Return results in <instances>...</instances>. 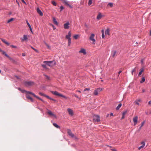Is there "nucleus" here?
Returning <instances> with one entry per match:
<instances>
[{
    "instance_id": "f257e3e1",
    "label": "nucleus",
    "mask_w": 151,
    "mask_h": 151,
    "mask_svg": "<svg viewBox=\"0 0 151 151\" xmlns=\"http://www.w3.org/2000/svg\"><path fill=\"white\" fill-rule=\"evenodd\" d=\"M43 63L50 67H52L56 64V62L54 60L52 61H44Z\"/></svg>"
},
{
    "instance_id": "f03ea898",
    "label": "nucleus",
    "mask_w": 151,
    "mask_h": 151,
    "mask_svg": "<svg viewBox=\"0 0 151 151\" xmlns=\"http://www.w3.org/2000/svg\"><path fill=\"white\" fill-rule=\"evenodd\" d=\"M51 92L54 95L61 96V97L65 99H67V97L65 96H64L61 94L59 93L56 91H51Z\"/></svg>"
},
{
    "instance_id": "7ed1b4c3",
    "label": "nucleus",
    "mask_w": 151,
    "mask_h": 151,
    "mask_svg": "<svg viewBox=\"0 0 151 151\" xmlns=\"http://www.w3.org/2000/svg\"><path fill=\"white\" fill-rule=\"evenodd\" d=\"M23 83L26 87L30 86L34 84V82L32 81H24Z\"/></svg>"
},
{
    "instance_id": "20e7f679",
    "label": "nucleus",
    "mask_w": 151,
    "mask_h": 151,
    "mask_svg": "<svg viewBox=\"0 0 151 151\" xmlns=\"http://www.w3.org/2000/svg\"><path fill=\"white\" fill-rule=\"evenodd\" d=\"M71 35V34L70 31L68 32V35H66V38L68 40V45L70 46L71 43V38L70 37Z\"/></svg>"
},
{
    "instance_id": "39448f33",
    "label": "nucleus",
    "mask_w": 151,
    "mask_h": 151,
    "mask_svg": "<svg viewBox=\"0 0 151 151\" xmlns=\"http://www.w3.org/2000/svg\"><path fill=\"white\" fill-rule=\"evenodd\" d=\"M67 130L68 134L72 138L74 137L75 139H77V137L76 136H75L74 134L72 133L70 129H68Z\"/></svg>"
},
{
    "instance_id": "423d86ee",
    "label": "nucleus",
    "mask_w": 151,
    "mask_h": 151,
    "mask_svg": "<svg viewBox=\"0 0 151 151\" xmlns=\"http://www.w3.org/2000/svg\"><path fill=\"white\" fill-rule=\"evenodd\" d=\"M93 120L96 122H99L100 121L99 116L98 115H94L93 116Z\"/></svg>"
},
{
    "instance_id": "0eeeda50",
    "label": "nucleus",
    "mask_w": 151,
    "mask_h": 151,
    "mask_svg": "<svg viewBox=\"0 0 151 151\" xmlns=\"http://www.w3.org/2000/svg\"><path fill=\"white\" fill-rule=\"evenodd\" d=\"M70 23L69 22H67L66 23H65L64 25V28L65 29H68L70 27L69 26Z\"/></svg>"
},
{
    "instance_id": "6e6552de",
    "label": "nucleus",
    "mask_w": 151,
    "mask_h": 151,
    "mask_svg": "<svg viewBox=\"0 0 151 151\" xmlns=\"http://www.w3.org/2000/svg\"><path fill=\"white\" fill-rule=\"evenodd\" d=\"M95 35L94 34H91L90 37H89V39L90 40L92 41L93 42H95V40L94 39V37Z\"/></svg>"
},
{
    "instance_id": "1a4fd4ad",
    "label": "nucleus",
    "mask_w": 151,
    "mask_h": 151,
    "mask_svg": "<svg viewBox=\"0 0 151 151\" xmlns=\"http://www.w3.org/2000/svg\"><path fill=\"white\" fill-rule=\"evenodd\" d=\"M47 113L49 114V115L50 116H53L55 118H57V116H56V115L53 113L51 111H49L47 112Z\"/></svg>"
},
{
    "instance_id": "9d476101",
    "label": "nucleus",
    "mask_w": 151,
    "mask_h": 151,
    "mask_svg": "<svg viewBox=\"0 0 151 151\" xmlns=\"http://www.w3.org/2000/svg\"><path fill=\"white\" fill-rule=\"evenodd\" d=\"M133 121L134 122V125H136L137 122L138 121V117L136 116L133 119Z\"/></svg>"
},
{
    "instance_id": "9b49d317",
    "label": "nucleus",
    "mask_w": 151,
    "mask_h": 151,
    "mask_svg": "<svg viewBox=\"0 0 151 151\" xmlns=\"http://www.w3.org/2000/svg\"><path fill=\"white\" fill-rule=\"evenodd\" d=\"M37 11L38 14H39L40 16H42L43 15L42 12L41 11L39 7H37Z\"/></svg>"
},
{
    "instance_id": "f8f14e48",
    "label": "nucleus",
    "mask_w": 151,
    "mask_h": 151,
    "mask_svg": "<svg viewBox=\"0 0 151 151\" xmlns=\"http://www.w3.org/2000/svg\"><path fill=\"white\" fill-rule=\"evenodd\" d=\"M116 52H117L116 50H113L111 52V56L113 58H114L115 56Z\"/></svg>"
},
{
    "instance_id": "ddd939ff",
    "label": "nucleus",
    "mask_w": 151,
    "mask_h": 151,
    "mask_svg": "<svg viewBox=\"0 0 151 151\" xmlns=\"http://www.w3.org/2000/svg\"><path fill=\"white\" fill-rule=\"evenodd\" d=\"M79 52L83 53L84 55L86 54V52L85 50L83 48H81V50L79 51Z\"/></svg>"
},
{
    "instance_id": "4468645a",
    "label": "nucleus",
    "mask_w": 151,
    "mask_h": 151,
    "mask_svg": "<svg viewBox=\"0 0 151 151\" xmlns=\"http://www.w3.org/2000/svg\"><path fill=\"white\" fill-rule=\"evenodd\" d=\"M27 40V35H24L23 36V37L21 38V40L22 41H26Z\"/></svg>"
},
{
    "instance_id": "2eb2a0df",
    "label": "nucleus",
    "mask_w": 151,
    "mask_h": 151,
    "mask_svg": "<svg viewBox=\"0 0 151 151\" xmlns=\"http://www.w3.org/2000/svg\"><path fill=\"white\" fill-rule=\"evenodd\" d=\"M67 111H68L69 114L71 115L72 116L73 114V110L70 108L67 109Z\"/></svg>"
},
{
    "instance_id": "dca6fc26",
    "label": "nucleus",
    "mask_w": 151,
    "mask_h": 151,
    "mask_svg": "<svg viewBox=\"0 0 151 151\" xmlns=\"http://www.w3.org/2000/svg\"><path fill=\"white\" fill-rule=\"evenodd\" d=\"M26 96L27 98L28 99H30L32 102H34L33 99L32 97H31L27 94H26Z\"/></svg>"
},
{
    "instance_id": "f3484780",
    "label": "nucleus",
    "mask_w": 151,
    "mask_h": 151,
    "mask_svg": "<svg viewBox=\"0 0 151 151\" xmlns=\"http://www.w3.org/2000/svg\"><path fill=\"white\" fill-rule=\"evenodd\" d=\"M53 23H54L55 24L57 25H58V23L57 21L55 18L54 17H53Z\"/></svg>"
},
{
    "instance_id": "a211bd4d",
    "label": "nucleus",
    "mask_w": 151,
    "mask_h": 151,
    "mask_svg": "<svg viewBox=\"0 0 151 151\" xmlns=\"http://www.w3.org/2000/svg\"><path fill=\"white\" fill-rule=\"evenodd\" d=\"M102 16V15L101 14V13H100L98 14V15H97L96 17V19L98 20H99L101 18Z\"/></svg>"
},
{
    "instance_id": "6ab92c4d",
    "label": "nucleus",
    "mask_w": 151,
    "mask_h": 151,
    "mask_svg": "<svg viewBox=\"0 0 151 151\" xmlns=\"http://www.w3.org/2000/svg\"><path fill=\"white\" fill-rule=\"evenodd\" d=\"M17 88L21 92H22L23 93H24L25 92V91H26V90L24 89H21L19 87Z\"/></svg>"
},
{
    "instance_id": "aec40b11",
    "label": "nucleus",
    "mask_w": 151,
    "mask_h": 151,
    "mask_svg": "<svg viewBox=\"0 0 151 151\" xmlns=\"http://www.w3.org/2000/svg\"><path fill=\"white\" fill-rule=\"evenodd\" d=\"M53 125L57 128H60V127L57 124L55 123H53Z\"/></svg>"
},
{
    "instance_id": "412c9836",
    "label": "nucleus",
    "mask_w": 151,
    "mask_h": 151,
    "mask_svg": "<svg viewBox=\"0 0 151 151\" xmlns=\"http://www.w3.org/2000/svg\"><path fill=\"white\" fill-rule=\"evenodd\" d=\"M105 34L106 35H110L109 30V29H107L106 30Z\"/></svg>"
},
{
    "instance_id": "4be33fe9",
    "label": "nucleus",
    "mask_w": 151,
    "mask_h": 151,
    "mask_svg": "<svg viewBox=\"0 0 151 151\" xmlns=\"http://www.w3.org/2000/svg\"><path fill=\"white\" fill-rule=\"evenodd\" d=\"M145 80V78L144 77H142L141 81H140V83H142L144 82Z\"/></svg>"
},
{
    "instance_id": "5701e85b",
    "label": "nucleus",
    "mask_w": 151,
    "mask_h": 151,
    "mask_svg": "<svg viewBox=\"0 0 151 151\" xmlns=\"http://www.w3.org/2000/svg\"><path fill=\"white\" fill-rule=\"evenodd\" d=\"M144 69L143 68H141L140 70V71L139 73L138 76H139L141 75L142 73L144 71Z\"/></svg>"
},
{
    "instance_id": "b1692460",
    "label": "nucleus",
    "mask_w": 151,
    "mask_h": 151,
    "mask_svg": "<svg viewBox=\"0 0 151 151\" xmlns=\"http://www.w3.org/2000/svg\"><path fill=\"white\" fill-rule=\"evenodd\" d=\"M122 104L121 103H119L118 105V106L116 107V109L117 110H118L119 108L121 107L122 106Z\"/></svg>"
},
{
    "instance_id": "393cba45",
    "label": "nucleus",
    "mask_w": 151,
    "mask_h": 151,
    "mask_svg": "<svg viewBox=\"0 0 151 151\" xmlns=\"http://www.w3.org/2000/svg\"><path fill=\"white\" fill-rule=\"evenodd\" d=\"M29 46L32 49H33L34 50H35L36 52H38V50L37 49H35V48L33 47H32L31 45H29Z\"/></svg>"
},
{
    "instance_id": "a878e982",
    "label": "nucleus",
    "mask_w": 151,
    "mask_h": 151,
    "mask_svg": "<svg viewBox=\"0 0 151 151\" xmlns=\"http://www.w3.org/2000/svg\"><path fill=\"white\" fill-rule=\"evenodd\" d=\"M98 91L96 89H95L93 93L94 95H97L98 94Z\"/></svg>"
},
{
    "instance_id": "bb28decb",
    "label": "nucleus",
    "mask_w": 151,
    "mask_h": 151,
    "mask_svg": "<svg viewBox=\"0 0 151 151\" xmlns=\"http://www.w3.org/2000/svg\"><path fill=\"white\" fill-rule=\"evenodd\" d=\"M3 54L7 58L9 57V55L4 51L2 52Z\"/></svg>"
},
{
    "instance_id": "cd10ccee",
    "label": "nucleus",
    "mask_w": 151,
    "mask_h": 151,
    "mask_svg": "<svg viewBox=\"0 0 151 151\" xmlns=\"http://www.w3.org/2000/svg\"><path fill=\"white\" fill-rule=\"evenodd\" d=\"M14 19V18H11L10 19H9L7 21V23H9L10 22H11L13 21Z\"/></svg>"
},
{
    "instance_id": "c85d7f7f",
    "label": "nucleus",
    "mask_w": 151,
    "mask_h": 151,
    "mask_svg": "<svg viewBox=\"0 0 151 151\" xmlns=\"http://www.w3.org/2000/svg\"><path fill=\"white\" fill-rule=\"evenodd\" d=\"M44 44L46 45V46L47 47L50 49V45H49L45 41L44 42Z\"/></svg>"
},
{
    "instance_id": "c756f323",
    "label": "nucleus",
    "mask_w": 151,
    "mask_h": 151,
    "mask_svg": "<svg viewBox=\"0 0 151 151\" xmlns=\"http://www.w3.org/2000/svg\"><path fill=\"white\" fill-rule=\"evenodd\" d=\"M98 92H100L102 90V88H98L96 89Z\"/></svg>"
},
{
    "instance_id": "7c9ffc66",
    "label": "nucleus",
    "mask_w": 151,
    "mask_h": 151,
    "mask_svg": "<svg viewBox=\"0 0 151 151\" xmlns=\"http://www.w3.org/2000/svg\"><path fill=\"white\" fill-rule=\"evenodd\" d=\"M52 4L54 6H56L57 5V4L55 1H52L51 2Z\"/></svg>"
},
{
    "instance_id": "2f4dec72",
    "label": "nucleus",
    "mask_w": 151,
    "mask_h": 151,
    "mask_svg": "<svg viewBox=\"0 0 151 151\" xmlns=\"http://www.w3.org/2000/svg\"><path fill=\"white\" fill-rule=\"evenodd\" d=\"M25 92H26V94H28V93H29V94H32V93L33 92H32L31 91H27L26 90V91H25Z\"/></svg>"
},
{
    "instance_id": "473e14b6",
    "label": "nucleus",
    "mask_w": 151,
    "mask_h": 151,
    "mask_svg": "<svg viewBox=\"0 0 151 151\" xmlns=\"http://www.w3.org/2000/svg\"><path fill=\"white\" fill-rule=\"evenodd\" d=\"M25 92H26V94H28V93H29V94H32V93L33 92H32L31 91H27L26 90V91H25Z\"/></svg>"
},
{
    "instance_id": "72a5a7b5",
    "label": "nucleus",
    "mask_w": 151,
    "mask_h": 151,
    "mask_svg": "<svg viewBox=\"0 0 151 151\" xmlns=\"http://www.w3.org/2000/svg\"><path fill=\"white\" fill-rule=\"evenodd\" d=\"M78 36L79 35H75L73 37L75 39H78Z\"/></svg>"
},
{
    "instance_id": "f704fd0d",
    "label": "nucleus",
    "mask_w": 151,
    "mask_h": 151,
    "mask_svg": "<svg viewBox=\"0 0 151 151\" xmlns=\"http://www.w3.org/2000/svg\"><path fill=\"white\" fill-rule=\"evenodd\" d=\"M92 0H88V5H91L92 3Z\"/></svg>"
},
{
    "instance_id": "c9c22d12",
    "label": "nucleus",
    "mask_w": 151,
    "mask_h": 151,
    "mask_svg": "<svg viewBox=\"0 0 151 151\" xmlns=\"http://www.w3.org/2000/svg\"><path fill=\"white\" fill-rule=\"evenodd\" d=\"M44 76L46 78V79L48 80H50V77L46 75H45Z\"/></svg>"
},
{
    "instance_id": "e433bc0d",
    "label": "nucleus",
    "mask_w": 151,
    "mask_h": 151,
    "mask_svg": "<svg viewBox=\"0 0 151 151\" xmlns=\"http://www.w3.org/2000/svg\"><path fill=\"white\" fill-rule=\"evenodd\" d=\"M141 144L142 145V146H143V147H144L145 145V143L144 141H142L141 142Z\"/></svg>"
},
{
    "instance_id": "4c0bfd02",
    "label": "nucleus",
    "mask_w": 151,
    "mask_h": 151,
    "mask_svg": "<svg viewBox=\"0 0 151 151\" xmlns=\"http://www.w3.org/2000/svg\"><path fill=\"white\" fill-rule=\"evenodd\" d=\"M46 64H42V67L44 68H47V67H46Z\"/></svg>"
},
{
    "instance_id": "58836bf2",
    "label": "nucleus",
    "mask_w": 151,
    "mask_h": 151,
    "mask_svg": "<svg viewBox=\"0 0 151 151\" xmlns=\"http://www.w3.org/2000/svg\"><path fill=\"white\" fill-rule=\"evenodd\" d=\"M26 22L27 24V25H28V26L29 27L31 26L30 24H29V23L27 20V19H26Z\"/></svg>"
},
{
    "instance_id": "ea45409f",
    "label": "nucleus",
    "mask_w": 151,
    "mask_h": 151,
    "mask_svg": "<svg viewBox=\"0 0 151 151\" xmlns=\"http://www.w3.org/2000/svg\"><path fill=\"white\" fill-rule=\"evenodd\" d=\"M39 94L41 96H45V94H44V93H42V92H39Z\"/></svg>"
},
{
    "instance_id": "a19ab883",
    "label": "nucleus",
    "mask_w": 151,
    "mask_h": 151,
    "mask_svg": "<svg viewBox=\"0 0 151 151\" xmlns=\"http://www.w3.org/2000/svg\"><path fill=\"white\" fill-rule=\"evenodd\" d=\"M45 97H46L47 98L49 99H50V100L51 99V98L49 96L47 95L46 94L45 95Z\"/></svg>"
},
{
    "instance_id": "79ce46f5",
    "label": "nucleus",
    "mask_w": 151,
    "mask_h": 151,
    "mask_svg": "<svg viewBox=\"0 0 151 151\" xmlns=\"http://www.w3.org/2000/svg\"><path fill=\"white\" fill-rule=\"evenodd\" d=\"M50 25L52 26V27H53V30H55V29H56V28L54 26V25L53 24H51Z\"/></svg>"
},
{
    "instance_id": "37998d69",
    "label": "nucleus",
    "mask_w": 151,
    "mask_h": 151,
    "mask_svg": "<svg viewBox=\"0 0 151 151\" xmlns=\"http://www.w3.org/2000/svg\"><path fill=\"white\" fill-rule=\"evenodd\" d=\"M60 12H61L64 9V7L63 6H60Z\"/></svg>"
},
{
    "instance_id": "c03bdc74",
    "label": "nucleus",
    "mask_w": 151,
    "mask_h": 151,
    "mask_svg": "<svg viewBox=\"0 0 151 151\" xmlns=\"http://www.w3.org/2000/svg\"><path fill=\"white\" fill-rule=\"evenodd\" d=\"M10 47L12 48H17V46H15V45H10Z\"/></svg>"
},
{
    "instance_id": "a18cd8bd",
    "label": "nucleus",
    "mask_w": 151,
    "mask_h": 151,
    "mask_svg": "<svg viewBox=\"0 0 151 151\" xmlns=\"http://www.w3.org/2000/svg\"><path fill=\"white\" fill-rule=\"evenodd\" d=\"M1 41L4 43H5V42H6V41L4 39L1 38Z\"/></svg>"
},
{
    "instance_id": "49530a36",
    "label": "nucleus",
    "mask_w": 151,
    "mask_h": 151,
    "mask_svg": "<svg viewBox=\"0 0 151 151\" xmlns=\"http://www.w3.org/2000/svg\"><path fill=\"white\" fill-rule=\"evenodd\" d=\"M90 90V88H86L84 89L83 91H89Z\"/></svg>"
},
{
    "instance_id": "de8ad7c7",
    "label": "nucleus",
    "mask_w": 151,
    "mask_h": 151,
    "mask_svg": "<svg viewBox=\"0 0 151 151\" xmlns=\"http://www.w3.org/2000/svg\"><path fill=\"white\" fill-rule=\"evenodd\" d=\"M127 111H123L122 113V115H125V114L127 113Z\"/></svg>"
},
{
    "instance_id": "09e8293b",
    "label": "nucleus",
    "mask_w": 151,
    "mask_h": 151,
    "mask_svg": "<svg viewBox=\"0 0 151 151\" xmlns=\"http://www.w3.org/2000/svg\"><path fill=\"white\" fill-rule=\"evenodd\" d=\"M134 103L135 104H137V105H139V103L137 101V100L135 101H134Z\"/></svg>"
},
{
    "instance_id": "8fccbe9b",
    "label": "nucleus",
    "mask_w": 151,
    "mask_h": 151,
    "mask_svg": "<svg viewBox=\"0 0 151 151\" xmlns=\"http://www.w3.org/2000/svg\"><path fill=\"white\" fill-rule=\"evenodd\" d=\"M64 3L65 4H66V5H68V4H69L68 3V2L66 0H65L64 1Z\"/></svg>"
},
{
    "instance_id": "3c124183",
    "label": "nucleus",
    "mask_w": 151,
    "mask_h": 151,
    "mask_svg": "<svg viewBox=\"0 0 151 151\" xmlns=\"http://www.w3.org/2000/svg\"><path fill=\"white\" fill-rule=\"evenodd\" d=\"M101 36L103 39H104L105 37L104 33H102Z\"/></svg>"
},
{
    "instance_id": "603ef678",
    "label": "nucleus",
    "mask_w": 151,
    "mask_h": 151,
    "mask_svg": "<svg viewBox=\"0 0 151 151\" xmlns=\"http://www.w3.org/2000/svg\"><path fill=\"white\" fill-rule=\"evenodd\" d=\"M145 122V121H143L142 123H141V127H142V126L144 124Z\"/></svg>"
},
{
    "instance_id": "864d4df0",
    "label": "nucleus",
    "mask_w": 151,
    "mask_h": 151,
    "mask_svg": "<svg viewBox=\"0 0 151 151\" xmlns=\"http://www.w3.org/2000/svg\"><path fill=\"white\" fill-rule=\"evenodd\" d=\"M109 4L110 7H112L113 6V3H109Z\"/></svg>"
},
{
    "instance_id": "5fc2aeb1",
    "label": "nucleus",
    "mask_w": 151,
    "mask_h": 151,
    "mask_svg": "<svg viewBox=\"0 0 151 151\" xmlns=\"http://www.w3.org/2000/svg\"><path fill=\"white\" fill-rule=\"evenodd\" d=\"M136 70V68H134L133 70H132V72H134Z\"/></svg>"
},
{
    "instance_id": "6e6d98bb",
    "label": "nucleus",
    "mask_w": 151,
    "mask_h": 151,
    "mask_svg": "<svg viewBox=\"0 0 151 151\" xmlns=\"http://www.w3.org/2000/svg\"><path fill=\"white\" fill-rule=\"evenodd\" d=\"M29 29H30V31H31V32L33 33V31H32V28L31 27V26L30 27H29Z\"/></svg>"
},
{
    "instance_id": "4d7b16f0",
    "label": "nucleus",
    "mask_w": 151,
    "mask_h": 151,
    "mask_svg": "<svg viewBox=\"0 0 151 151\" xmlns=\"http://www.w3.org/2000/svg\"><path fill=\"white\" fill-rule=\"evenodd\" d=\"M143 147H143V146L141 145L138 147V149L139 150H140L141 149L143 148Z\"/></svg>"
},
{
    "instance_id": "13d9d810",
    "label": "nucleus",
    "mask_w": 151,
    "mask_h": 151,
    "mask_svg": "<svg viewBox=\"0 0 151 151\" xmlns=\"http://www.w3.org/2000/svg\"><path fill=\"white\" fill-rule=\"evenodd\" d=\"M36 98L40 100H42V99L37 96Z\"/></svg>"
},
{
    "instance_id": "bf43d9fd",
    "label": "nucleus",
    "mask_w": 151,
    "mask_h": 151,
    "mask_svg": "<svg viewBox=\"0 0 151 151\" xmlns=\"http://www.w3.org/2000/svg\"><path fill=\"white\" fill-rule=\"evenodd\" d=\"M5 44H6L8 46H9L10 45L9 43L8 42H7V41L6 42H5Z\"/></svg>"
},
{
    "instance_id": "052dcab7",
    "label": "nucleus",
    "mask_w": 151,
    "mask_h": 151,
    "mask_svg": "<svg viewBox=\"0 0 151 151\" xmlns=\"http://www.w3.org/2000/svg\"><path fill=\"white\" fill-rule=\"evenodd\" d=\"M32 95H33V96L36 97L37 96L34 93H32Z\"/></svg>"
},
{
    "instance_id": "680f3d73",
    "label": "nucleus",
    "mask_w": 151,
    "mask_h": 151,
    "mask_svg": "<svg viewBox=\"0 0 151 151\" xmlns=\"http://www.w3.org/2000/svg\"><path fill=\"white\" fill-rule=\"evenodd\" d=\"M32 95H33V96L36 97L37 96L34 93H32Z\"/></svg>"
},
{
    "instance_id": "e2e57ef3",
    "label": "nucleus",
    "mask_w": 151,
    "mask_h": 151,
    "mask_svg": "<svg viewBox=\"0 0 151 151\" xmlns=\"http://www.w3.org/2000/svg\"><path fill=\"white\" fill-rule=\"evenodd\" d=\"M50 100H52V101H54L55 102H56V100L55 99H53V98H51V99Z\"/></svg>"
},
{
    "instance_id": "0e129e2a",
    "label": "nucleus",
    "mask_w": 151,
    "mask_h": 151,
    "mask_svg": "<svg viewBox=\"0 0 151 151\" xmlns=\"http://www.w3.org/2000/svg\"><path fill=\"white\" fill-rule=\"evenodd\" d=\"M68 6L69 7H70L71 8H72V6L69 4H68Z\"/></svg>"
},
{
    "instance_id": "69168bd1",
    "label": "nucleus",
    "mask_w": 151,
    "mask_h": 151,
    "mask_svg": "<svg viewBox=\"0 0 151 151\" xmlns=\"http://www.w3.org/2000/svg\"><path fill=\"white\" fill-rule=\"evenodd\" d=\"M8 58L9 59L11 60H13V59L12 58L10 57L9 56V57H8Z\"/></svg>"
},
{
    "instance_id": "338daca9",
    "label": "nucleus",
    "mask_w": 151,
    "mask_h": 151,
    "mask_svg": "<svg viewBox=\"0 0 151 151\" xmlns=\"http://www.w3.org/2000/svg\"><path fill=\"white\" fill-rule=\"evenodd\" d=\"M21 0L22 1V2L23 3H24V4H26V2H25V1H24V0Z\"/></svg>"
},
{
    "instance_id": "774afa93",
    "label": "nucleus",
    "mask_w": 151,
    "mask_h": 151,
    "mask_svg": "<svg viewBox=\"0 0 151 151\" xmlns=\"http://www.w3.org/2000/svg\"><path fill=\"white\" fill-rule=\"evenodd\" d=\"M124 117H125L124 115H122V116L121 118V119H124Z\"/></svg>"
}]
</instances>
